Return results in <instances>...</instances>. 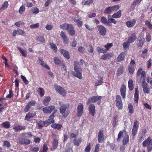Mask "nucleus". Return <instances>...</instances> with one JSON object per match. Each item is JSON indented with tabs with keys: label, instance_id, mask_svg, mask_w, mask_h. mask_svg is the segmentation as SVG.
Listing matches in <instances>:
<instances>
[{
	"label": "nucleus",
	"instance_id": "obj_13",
	"mask_svg": "<svg viewBox=\"0 0 152 152\" xmlns=\"http://www.w3.org/2000/svg\"><path fill=\"white\" fill-rule=\"evenodd\" d=\"M77 116L78 117H81L83 114V105L82 103H79L77 108Z\"/></svg>",
	"mask_w": 152,
	"mask_h": 152
},
{
	"label": "nucleus",
	"instance_id": "obj_59",
	"mask_svg": "<svg viewBox=\"0 0 152 152\" xmlns=\"http://www.w3.org/2000/svg\"><path fill=\"white\" fill-rule=\"evenodd\" d=\"M90 150L91 144L90 143H88L85 149V152H90Z\"/></svg>",
	"mask_w": 152,
	"mask_h": 152
},
{
	"label": "nucleus",
	"instance_id": "obj_44",
	"mask_svg": "<svg viewBox=\"0 0 152 152\" xmlns=\"http://www.w3.org/2000/svg\"><path fill=\"white\" fill-rule=\"evenodd\" d=\"M113 45L112 43H107L105 45L104 47L105 48V50L106 53L108 51L109 49L111 48Z\"/></svg>",
	"mask_w": 152,
	"mask_h": 152
},
{
	"label": "nucleus",
	"instance_id": "obj_36",
	"mask_svg": "<svg viewBox=\"0 0 152 152\" xmlns=\"http://www.w3.org/2000/svg\"><path fill=\"white\" fill-rule=\"evenodd\" d=\"M93 1L94 0H83L82 1V4L83 5H87L89 6Z\"/></svg>",
	"mask_w": 152,
	"mask_h": 152
},
{
	"label": "nucleus",
	"instance_id": "obj_45",
	"mask_svg": "<svg viewBox=\"0 0 152 152\" xmlns=\"http://www.w3.org/2000/svg\"><path fill=\"white\" fill-rule=\"evenodd\" d=\"M49 45H50V47L54 50L55 53H56L57 51V48L56 45L53 43H50Z\"/></svg>",
	"mask_w": 152,
	"mask_h": 152
},
{
	"label": "nucleus",
	"instance_id": "obj_31",
	"mask_svg": "<svg viewBox=\"0 0 152 152\" xmlns=\"http://www.w3.org/2000/svg\"><path fill=\"white\" fill-rule=\"evenodd\" d=\"M50 100V96H47L45 97L44 99L42 102V104L44 105L48 106Z\"/></svg>",
	"mask_w": 152,
	"mask_h": 152
},
{
	"label": "nucleus",
	"instance_id": "obj_19",
	"mask_svg": "<svg viewBox=\"0 0 152 152\" xmlns=\"http://www.w3.org/2000/svg\"><path fill=\"white\" fill-rule=\"evenodd\" d=\"M137 39L136 34L135 33H132L127 40L128 42L130 44L133 42Z\"/></svg>",
	"mask_w": 152,
	"mask_h": 152
},
{
	"label": "nucleus",
	"instance_id": "obj_42",
	"mask_svg": "<svg viewBox=\"0 0 152 152\" xmlns=\"http://www.w3.org/2000/svg\"><path fill=\"white\" fill-rule=\"evenodd\" d=\"M130 43L127 41L126 42H124L123 43V46L124 49L128 50Z\"/></svg>",
	"mask_w": 152,
	"mask_h": 152
},
{
	"label": "nucleus",
	"instance_id": "obj_37",
	"mask_svg": "<svg viewBox=\"0 0 152 152\" xmlns=\"http://www.w3.org/2000/svg\"><path fill=\"white\" fill-rule=\"evenodd\" d=\"M8 6L9 4L7 1H5L2 4V7L0 8V10L2 11V10L7 9Z\"/></svg>",
	"mask_w": 152,
	"mask_h": 152
},
{
	"label": "nucleus",
	"instance_id": "obj_1",
	"mask_svg": "<svg viewBox=\"0 0 152 152\" xmlns=\"http://www.w3.org/2000/svg\"><path fill=\"white\" fill-rule=\"evenodd\" d=\"M74 65V70L75 71H72V74L75 77L80 79H82L83 78L82 70L79 66L80 63L79 62L75 61Z\"/></svg>",
	"mask_w": 152,
	"mask_h": 152
},
{
	"label": "nucleus",
	"instance_id": "obj_41",
	"mask_svg": "<svg viewBox=\"0 0 152 152\" xmlns=\"http://www.w3.org/2000/svg\"><path fill=\"white\" fill-rule=\"evenodd\" d=\"M96 50L99 53H106L105 49L101 48L99 46L97 47Z\"/></svg>",
	"mask_w": 152,
	"mask_h": 152
},
{
	"label": "nucleus",
	"instance_id": "obj_11",
	"mask_svg": "<svg viewBox=\"0 0 152 152\" xmlns=\"http://www.w3.org/2000/svg\"><path fill=\"white\" fill-rule=\"evenodd\" d=\"M66 30L70 36H73L75 34V31L74 27L71 24H67Z\"/></svg>",
	"mask_w": 152,
	"mask_h": 152
},
{
	"label": "nucleus",
	"instance_id": "obj_22",
	"mask_svg": "<svg viewBox=\"0 0 152 152\" xmlns=\"http://www.w3.org/2000/svg\"><path fill=\"white\" fill-rule=\"evenodd\" d=\"M136 21L135 19H133L132 20L128 21L126 22V25L128 28L133 27L136 24Z\"/></svg>",
	"mask_w": 152,
	"mask_h": 152
},
{
	"label": "nucleus",
	"instance_id": "obj_33",
	"mask_svg": "<svg viewBox=\"0 0 152 152\" xmlns=\"http://www.w3.org/2000/svg\"><path fill=\"white\" fill-rule=\"evenodd\" d=\"M128 87L129 90L132 91L134 88V85L133 81L132 79H129L128 82Z\"/></svg>",
	"mask_w": 152,
	"mask_h": 152
},
{
	"label": "nucleus",
	"instance_id": "obj_28",
	"mask_svg": "<svg viewBox=\"0 0 152 152\" xmlns=\"http://www.w3.org/2000/svg\"><path fill=\"white\" fill-rule=\"evenodd\" d=\"M124 66H122L119 67L117 70V72L116 73V75L117 76H118L120 75H121L122 74L124 71Z\"/></svg>",
	"mask_w": 152,
	"mask_h": 152
},
{
	"label": "nucleus",
	"instance_id": "obj_23",
	"mask_svg": "<svg viewBox=\"0 0 152 152\" xmlns=\"http://www.w3.org/2000/svg\"><path fill=\"white\" fill-rule=\"evenodd\" d=\"M126 87L125 85H122L120 89L121 95L123 99H124L126 96Z\"/></svg>",
	"mask_w": 152,
	"mask_h": 152
},
{
	"label": "nucleus",
	"instance_id": "obj_24",
	"mask_svg": "<svg viewBox=\"0 0 152 152\" xmlns=\"http://www.w3.org/2000/svg\"><path fill=\"white\" fill-rule=\"evenodd\" d=\"M61 53L63 55V56L67 59L70 58V56L69 53L66 50L62 49L60 50Z\"/></svg>",
	"mask_w": 152,
	"mask_h": 152
},
{
	"label": "nucleus",
	"instance_id": "obj_8",
	"mask_svg": "<svg viewBox=\"0 0 152 152\" xmlns=\"http://www.w3.org/2000/svg\"><path fill=\"white\" fill-rule=\"evenodd\" d=\"M54 86L56 91L59 93L61 95L63 96L66 95V91L62 87L57 84H55Z\"/></svg>",
	"mask_w": 152,
	"mask_h": 152
},
{
	"label": "nucleus",
	"instance_id": "obj_62",
	"mask_svg": "<svg viewBox=\"0 0 152 152\" xmlns=\"http://www.w3.org/2000/svg\"><path fill=\"white\" fill-rule=\"evenodd\" d=\"M9 94L7 96L6 98L10 99L14 95L12 90L10 89L9 90Z\"/></svg>",
	"mask_w": 152,
	"mask_h": 152
},
{
	"label": "nucleus",
	"instance_id": "obj_46",
	"mask_svg": "<svg viewBox=\"0 0 152 152\" xmlns=\"http://www.w3.org/2000/svg\"><path fill=\"white\" fill-rule=\"evenodd\" d=\"M45 121H40L38 123V127L39 128H41L43 127L46 124L45 122Z\"/></svg>",
	"mask_w": 152,
	"mask_h": 152
},
{
	"label": "nucleus",
	"instance_id": "obj_60",
	"mask_svg": "<svg viewBox=\"0 0 152 152\" xmlns=\"http://www.w3.org/2000/svg\"><path fill=\"white\" fill-rule=\"evenodd\" d=\"M21 77L26 85H27L28 84V81L26 79V77L24 76L21 75Z\"/></svg>",
	"mask_w": 152,
	"mask_h": 152
},
{
	"label": "nucleus",
	"instance_id": "obj_21",
	"mask_svg": "<svg viewBox=\"0 0 152 152\" xmlns=\"http://www.w3.org/2000/svg\"><path fill=\"white\" fill-rule=\"evenodd\" d=\"M142 86L144 93L148 94L150 93V89L147 83L142 85Z\"/></svg>",
	"mask_w": 152,
	"mask_h": 152
},
{
	"label": "nucleus",
	"instance_id": "obj_17",
	"mask_svg": "<svg viewBox=\"0 0 152 152\" xmlns=\"http://www.w3.org/2000/svg\"><path fill=\"white\" fill-rule=\"evenodd\" d=\"M36 114V113L34 112H29L26 115L25 120L27 121H29L30 119L33 118Z\"/></svg>",
	"mask_w": 152,
	"mask_h": 152
},
{
	"label": "nucleus",
	"instance_id": "obj_32",
	"mask_svg": "<svg viewBox=\"0 0 152 152\" xmlns=\"http://www.w3.org/2000/svg\"><path fill=\"white\" fill-rule=\"evenodd\" d=\"M121 11L119 10L117 12L114 13L112 15V17L115 18H120L121 16Z\"/></svg>",
	"mask_w": 152,
	"mask_h": 152
},
{
	"label": "nucleus",
	"instance_id": "obj_29",
	"mask_svg": "<svg viewBox=\"0 0 152 152\" xmlns=\"http://www.w3.org/2000/svg\"><path fill=\"white\" fill-rule=\"evenodd\" d=\"M58 144V140L57 139H54L52 142V146L53 150L56 149L57 148Z\"/></svg>",
	"mask_w": 152,
	"mask_h": 152
},
{
	"label": "nucleus",
	"instance_id": "obj_6",
	"mask_svg": "<svg viewBox=\"0 0 152 152\" xmlns=\"http://www.w3.org/2000/svg\"><path fill=\"white\" fill-rule=\"evenodd\" d=\"M42 111L44 113L49 114L50 113L53 111V112L52 113H54V115L57 111V110L55 106L51 105L44 107L43 108Z\"/></svg>",
	"mask_w": 152,
	"mask_h": 152
},
{
	"label": "nucleus",
	"instance_id": "obj_64",
	"mask_svg": "<svg viewBox=\"0 0 152 152\" xmlns=\"http://www.w3.org/2000/svg\"><path fill=\"white\" fill-rule=\"evenodd\" d=\"M78 50L80 53H83L85 52V48L83 47L80 46L78 48Z\"/></svg>",
	"mask_w": 152,
	"mask_h": 152
},
{
	"label": "nucleus",
	"instance_id": "obj_2",
	"mask_svg": "<svg viewBox=\"0 0 152 152\" xmlns=\"http://www.w3.org/2000/svg\"><path fill=\"white\" fill-rule=\"evenodd\" d=\"M58 102L59 104L61 105L59 107L60 112L63 118H66L70 112L69 110H68L69 106V104L66 103L61 104L62 103L61 102L58 101Z\"/></svg>",
	"mask_w": 152,
	"mask_h": 152
},
{
	"label": "nucleus",
	"instance_id": "obj_52",
	"mask_svg": "<svg viewBox=\"0 0 152 152\" xmlns=\"http://www.w3.org/2000/svg\"><path fill=\"white\" fill-rule=\"evenodd\" d=\"M109 17H111V16H109L108 17V21L109 22H111V23H112L115 24H116L118 22L116 21L115 19L113 18H110Z\"/></svg>",
	"mask_w": 152,
	"mask_h": 152
},
{
	"label": "nucleus",
	"instance_id": "obj_56",
	"mask_svg": "<svg viewBox=\"0 0 152 152\" xmlns=\"http://www.w3.org/2000/svg\"><path fill=\"white\" fill-rule=\"evenodd\" d=\"M37 40L39 41L40 42L44 43L45 42V39L44 37L42 36H38L37 37Z\"/></svg>",
	"mask_w": 152,
	"mask_h": 152
},
{
	"label": "nucleus",
	"instance_id": "obj_25",
	"mask_svg": "<svg viewBox=\"0 0 152 152\" xmlns=\"http://www.w3.org/2000/svg\"><path fill=\"white\" fill-rule=\"evenodd\" d=\"M26 129V126H21L18 125L17 126H14L13 129L15 132L20 131L23 130H24Z\"/></svg>",
	"mask_w": 152,
	"mask_h": 152
},
{
	"label": "nucleus",
	"instance_id": "obj_3",
	"mask_svg": "<svg viewBox=\"0 0 152 152\" xmlns=\"http://www.w3.org/2000/svg\"><path fill=\"white\" fill-rule=\"evenodd\" d=\"M124 132H126V133L125 134L124 136L123 137L122 143L124 145H126L129 142V135L125 129L123 130V131H120L119 132L118 135L117 141V142H119L121 141V138L123 137L124 133Z\"/></svg>",
	"mask_w": 152,
	"mask_h": 152
},
{
	"label": "nucleus",
	"instance_id": "obj_5",
	"mask_svg": "<svg viewBox=\"0 0 152 152\" xmlns=\"http://www.w3.org/2000/svg\"><path fill=\"white\" fill-rule=\"evenodd\" d=\"M120 8L118 5H115L113 6L107 7L105 9L104 13L110 15L113 12L116 11Z\"/></svg>",
	"mask_w": 152,
	"mask_h": 152
},
{
	"label": "nucleus",
	"instance_id": "obj_48",
	"mask_svg": "<svg viewBox=\"0 0 152 152\" xmlns=\"http://www.w3.org/2000/svg\"><path fill=\"white\" fill-rule=\"evenodd\" d=\"M103 83V78L100 77L99 80L97 81L95 83V86H97L100 85Z\"/></svg>",
	"mask_w": 152,
	"mask_h": 152
},
{
	"label": "nucleus",
	"instance_id": "obj_30",
	"mask_svg": "<svg viewBox=\"0 0 152 152\" xmlns=\"http://www.w3.org/2000/svg\"><path fill=\"white\" fill-rule=\"evenodd\" d=\"M139 42L137 44V47H142L145 42V39L142 37H139Z\"/></svg>",
	"mask_w": 152,
	"mask_h": 152
},
{
	"label": "nucleus",
	"instance_id": "obj_34",
	"mask_svg": "<svg viewBox=\"0 0 152 152\" xmlns=\"http://www.w3.org/2000/svg\"><path fill=\"white\" fill-rule=\"evenodd\" d=\"M82 141L81 138L76 139L75 138L73 140L74 144L76 146H78L80 145Z\"/></svg>",
	"mask_w": 152,
	"mask_h": 152
},
{
	"label": "nucleus",
	"instance_id": "obj_47",
	"mask_svg": "<svg viewBox=\"0 0 152 152\" xmlns=\"http://www.w3.org/2000/svg\"><path fill=\"white\" fill-rule=\"evenodd\" d=\"M129 112V113L132 114L134 112V108L133 105L130 103L128 105Z\"/></svg>",
	"mask_w": 152,
	"mask_h": 152
},
{
	"label": "nucleus",
	"instance_id": "obj_4",
	"mask_svg": "<svg viewBox=\"0 0 152 152\" xmlns=\"http://www.w3.org/2000/svg\"><path fill=\"white\" fill-rule=\"evenodd\" d=\"M142 146L144 147H147V150L150 152L152 150V139L149 137L142 142Z\"/></svg>",
	"mask_w": 152,
	"mask_h": 152
},
{
	"label": "nucleus",
	"instance_id": "obj_51",
	"mask_svg": "<svg viewBox=\"0 0 152 152\" xmlns=\"http://www.w3.org/2000/svg\"><path fill=\"white\" fill-rule=\"evenodd\" d=\"M3 146L9 148L11 147V144L9 142L7 141H4L3 142Z\"/></svg>",
	"mask_w": 152,
	"mask_h": 152
},
{
	"label": "nucleus",
	"instance_id": "obj_54",
	"mask_svg": "<svg viewBox=\"0 0 152 152\" xmlns=\"http://www.w3.org/2000/svg\"><path fill=\"white\" fill-rule=\"evenodd\" d=\"M25 10V7L23 5H22L20 8L19 12L20 14H22L24 12Z\"/></svg>",
	"mask_w": 152,
	"mask_h": 152
},
{
	"label": "nucleus",
	"instance_id": "obj_9",
	"mask_svg": "<svg viewBox=\"0 0 152 152\" xmlns=\"http://www.w3.org/2000/svg\"><path fill=\"white\" fill-rule=\"evenodd\" d=\"M116 106L119 110H121L123 108L122 102L121 97L119 95H117L116 97Z\"/></svg>",
	"mask_w": 152,
	"mask_h": 152
},
{
	"label": "nucleus",
	"instance_id": "obj_14",
	"mask_svg": "<svg viewBox=\"0 0 152 152\" xmlns=\"http://www.w3.org/2000/svg\"><path fill=\"white\" fill-rule=\"evenodd\" d=\"M97 28L99 33L102 36H104L106 35L107 31L105 27L102 25H99Z\"/></svg>",
	"mask_w": 152,
	"mask_h": 152
},
{
	"label": "nucleus",
	"instance_id": "obj_38",
	"mask_svg": "<svg viewBox=\"0 0 152 152\" xmlns=\"http://www.w3.org/2000/svg\"><path fill=\"white\" fill-rule=\"evenodd\" d=\"M18 49L23 56L25 57H26L27 55V52L25 50L23 49L20 47H18Z\"/></svg>",
	"mask_w": 152,
	"mask_h": 152
},
{
	"label": "nucleus",
	"instance_id": "obj_63",
	"mask_svg": "<svg viewBox=\"0 0 152 152\" xmlns=\"http://www.w3.org/2000/svg\"><path fill=\"white\" fill-rule=\"evenodd\" d=\"M101 22L103 24H106L107 22V20L106 18L102 16L101 18Z\"/></svg>",
	"mask_w": 152,
	"mask_h": 152
},
{
	"label": "nucleus",
	"instance_id": "obj_40",
	"mask_svg": "<svg viewBox=\"0 0 152 152\" xmlns=\"http://www.w3.org/2000/svg\"><path fill=\"white\" fill-rule=\"evenodd\" d=\"M39 148L38 146H31L29 148V151H30L33 152H37L39 150Z\"/></svg>",
	"mask_w": 152,
	"mask_h": 152
},
{
	"label": "nucleus",
	"instance_id": "obj_16",
	"mask_svg": "<svg viewBox=\"0 0 152 152\" xmlns=\"http://www.w3.org/2000/svg\"><path fill=\"white\" fill-rule=\"evenodd\" d=\"M88 111L92 116H94L96 111L95 106L94 104H90L88 107Z\"/></svg>",
	"mask_w": 152,
	"mask_h": 152
},
{
	"label": "nucleus",
	"instance_id": "obj_53",
	"mask_svg": "<svg viewBox=\"0 0 152 152\" xmlns=\"http://www.w3.org/2000/svg\"><path fill=\"white\" fill-rule=\"evenodd\" d=\"M31 11L34 14H37L39 12V9L37 7L32 8Z\"/></svg>",
	"mask_w": 152,
	"mask_h": 152
},
{
	"label": "nucleus",
	"instance_id": "obj_26",
	"mask_svg": "<svg viewBox=\"0 0 152 152\" xmlns=\"http://www.w3.org/2000/svg\"><path fill=\"white\" fill-rule=\"evenodd\" d=\"M139 91L138 89V88H135V91L134 94V102L137 103L138 102L139 100Z\"/></svg>",
	"mask_w": 152,
	"mask_h": 152
},
{
	"label": "nucleus",
	"instance_id": "obj_20",
	"mask_svg": "<svg viewBox=\"0 0 152 152\" xmlns=\"http://www.w3.org/2000/svg\"><path fill=\"white\" fill-rule=\"evenodd\" d=\"M51 128L55 130H61L62 128V125L61 124L56 123L55 122L53 124H52L51 125Z\"/></svg>",
	"mask_w": 152,
	"mask_h": 152
},
{
	"label": "nucleus",
	"instance_id": "obj_57",
	"mask_svg": "<svg viewBox=\"0 0 152 152\" xmlns=\"http://www.w3.org/2000/svg\"><path fill=\"white\" fill-rule=\"evenodd\" d=\"M139 126V122L136 120H135L133 128H136L138 129Z\"/></svg>",
	"mask_w": 152,
	"mask_h": 152
},
{
	"label": "nucleus",
	"instance_id": "obj_27",
	"mask_svg": "<svg viewBox=\"0 0 152 152\" xmlns=\"http://www.w3.org/2000/svg\"><path fill=\"white\" fill-rule=\"evenodd\" d=\"M125 54L124 52L121 53L118 56L117 58V61L119 62L124 60Z\"/></svg>",
	"mask_w": 152,
	"mask_h": 152
},
{
	"label": "nucleus",
	"instance_id": "obj_61",
	"mask_svg": "<svg viewBox=\"0 0 152 152\" xmlns=\"http://www.w3.org/2000/svg\"><path fill=\"white\" fill-rule=\"evenodd\" d=\"M146 37V41L148 42H149L151 39V33H148L147 34Z\"/></svg>",
	"mask_w": 152,
	"mask_h": 152
},
{
	"label": "nucleus",
	"instance_id": "obj_10",
	"mask_svg": "<svg viewBox=\"0 0 152 152\" xmlns=\"http://www.w3.org/2000/svg\"><path fill=\"white\" fill-rule=\"evenodd\" d=\"M36 103V101L34 100H31L28 102L26 104L24 109V111L25 112H27L31 109L32 106L35 105Z\"/></svg>",
	"mask_w": 152,
	"mask_h": 152
},
{
	"label": "nucleus",
	"instance_id": "obj_49",
	"mask_svg": "<svg viewBox=\"0 0 152 152\" xmlns=\"http://www.w3.org/2000/svg\"><path fill=\"white\" fill-rule=\"evenodd\" d=\"M87 50L90 53H92L93 52L94 49L92 46L90 45H86Z\"/></svg>",
	"mask_w": 152,
	"mask_h": 152
},
{
	"label": "nucleus",
	"instance_id": "obj_7",
	"mask_svg": "<svg viewBox=\"0 0 152 152\" xmlns=\"http://www.w3.org/2000/svg\"><path fill=\"white\" fill-rule=\"evenodd\" d=\"M102 98V96L98 95L92 96L88 99L86 104L88 105L91 103H95L98 100H101Z\"/></svg>",
	"mask_w": 152,
	"mask_h": 152
},
{
	"label": "nucleus",
	"instance_id": "obj_15",
	"mask_svg": "<svg viewBox=\"0 0 152 152\" xmlns=\"http://www.w3.org/2000/svg\"><path fill=\"white\" fill-rule=\"evenodd\" d=\"M113 55L114 54L113 53H106L102 55L101 56L100 58L104 60H107L112 58Z\"/></svg>",
	"mask_w": 152,
	"mask_h": 152
},
{
	"label": "nucleus",
	"instance_id": "obj_18",
	"mask_svg": "<svg viewBox=\"0 0 152 152\" xmlns=\"http://www.w3.org/2000/svg\"><path fill=\"white\" fill-rule=\"evenodd\" d=\"M55 116L54 113H52L49 117V118L45 121V123L47 125L50 124H53L55 122V120L54 119Z\"/></svg>",
	"mask_w": 152,
	"mask_h": 152
},
{
	"label": "nucleus",
	"instance_id": "obj_50",
	"mask_svg": "<svg viewBox=\"0 0 152 152\" xmlns=\"http://www.w3.org/2000/svg\"><path fill=\"white\" fill-rule=\"evenodd\" d=\"M135 68L134 66H129L128 70L129 72L131 74H133L134 72Z\"/></svg>",
	"mask_w": 152,
	"mask_h": 152
},
{
	"label": "nucleus",
	"instance_id": "obj_35",
	"mask_svg": "<svg viewBox=\"0 0 152 152\" xmlns=\"http://www.w3.org/2000/svg\"><path fill=\"white\" fill-rule=\"evenodd\" d=\"M37 92L40 94L41 97H42L44 95L45 91L43 88L39 87L37 89Z\"/></svg>",
	"mask_w": 152,
	"mask_h": 152
},
{
	"label": "nucleus",
	"instance_id": "obj_39",
	"mask_svg": "<svg viewBox=\"0 0 152 152\" xmlns=\"http://www.w3.org/2000/svg\"><path fill=\"white\" fill-rule=\"evenodd\" d=\"M54 62L56 65H60L62 61L59 58L57 57H55L53 58Z\"/></svg>",
	"mask_w": 152,
	"mask_h": 152
},
{
	"label": "nucleus",
	"instance_id": "obj_58",
	"mask_svg": "<svg viewBox=\"0 0 152 152\" xmlns=\"http://www.w3.org/2000/svg\"><path fill=\"white\" fill-rule=\"evenodd\" d=\"M138 129L136 128H132V134L133 136H135L136 135Z\"/></svg>",
	"mask_w": 152,
	"mask_h": 152
},
{
	"label": "nucleus",
	"instance_id": "obj_43",
	"mask_svg": "<svg viewBox=\"0 0 152 152\" xmlns=\"http://www.w3.org/2000/svg\"><path fill=\"white\" fill-rule=\"evenodd\" d=\"M2 124L3 127L6 129H8L10 127V125L9 122L6 121L3 122Z\"/></svg>",
	"mask_w": 152,
	"mask_h": 152
},
{
	"label": "nucleus",
	"instance_id": "obj_12",
	"mask_svg": "<svg viewBox=\"0 0 152 152\" xmlns=\"http://www.w3.org/2000/svg\"><path fill=\"white\" fill-rule=\"evenodd\" d=\"M98 140L100 143H102L104 142V132L103 130H100L99 131Z\"/></svg>",
	"mask_w": 152,
	"mask_h": 152
},
{
	"label": "nucleus",
	"instance_id": "obj_55",
	"mask_svg": "<svg viewBox=\"0 0 152 152\" xmlns=\"http://www.w3.org/2000/svg\"><path fill=\"white\" fill-rule=\"evenodd\" d=\"M145 136L140 133L138 135V137H139L138 142H140L144 140Z\"/></svg>",
	"mask_w": 152,
	"mask_h": 152
}]
</instances>
